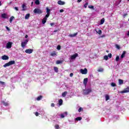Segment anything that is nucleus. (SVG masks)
I'll use <instances>...</instances> for the list:
<instances>
[{
    "label": "nucleus",
    "instance_id": "1",
    "mask_svg": "<svg viewBox=\"0 0 129 129\" xmlns=\"http://www.w3.org/2000/svg\"><path fill=\"white\" fill-rule=\"evenodd\" d=\"M14 64H16V61H15V60H11L4 64L3 66V67H4V68H6V67H9V66H11V65H14Z\"/></svg>",
    "mask_w": 129,
    "mask_h": 129
},
{
    "label": "nucleus",
    "instance_id": "2",
    "mask_svg": "<svg viewBox=\"0 0 129 129\" xmlns=\"http://www.w3.org/2000/svg\"><path fill=\"white\" fill-rule=\"evenodd\" d=\"M33 13L38 14V15H41V14L43 13V11L39 9H35L33 11Z\"/></svg>",
    "mask_w": 129,
    "mask_h": 129
},
{
    "label": "nucleus",
    "instance_id": "3",
    "mask_svg": "<svg viewBox=\"0 0 129 129\" xmlns=\"http://www.w3.org/2000/svg\"><path fill=\"white\" fill-rule=\"evenodd\" d=\"M91 91H92L91 89L84 90V95H87V94H89Z\"/></svg>",
    "mask_w": 129,
    "mask_h": 129
},
{
    "label": "nucleus",
    "instance_id": "4",
    "mask_svg": "<svg viewBox=\"0 0 129 129\" xmlns=\"http://www.w3.org/2000/svg\"><path fill=\"white\" fill-rule=\"evenodd\" d=\"M28 42H29V40L26 39L24 42H21V47L22 48H25L26 45L28 44Z\"/></svg>",
    "mask_w": 129,
    "mask_h": 129
},
{
    "label": "nucleus",
    "instance_id": "5",
    "mask_svg": "<svg viewBox=\"0 0 129 129\" xmlns=\"http://www.w3.org/2000/svg\"><path fill=\"white\" fill-rule=\"evenodd\" d=\"M13 44V43L11 41L8 42V43L6 44V48L7 49H11L12 48V45Z\"/></svg>",
    "mask_w": 129,
    "mask_h": 129
},
{
    "label": "nucleus",
    "instance_id": "6",
    "mask_svg": "<svg viewBox=\"0 0 129 129\" xmlns=\"http://www.w3.org/2000/svg\"><path fill=\"white\" fill-rule=\"evenodd\" d=\"M77 57H78V54L75 53V54H73V55L71 56V59L72 60H75L76 59Z\"/></svg>",
    "mask_w": 129,
    "mask_h": 129
},
{
    "label": "nucleus",
    "instance_id": "7",
    "mask_svg": "<svg viewBox=\"0 0 129 129\" xmlns=\"http://www.w3.org/2000/svg\"><path fill=\"white\" fill-rule=\"evenodd\" d=\"M33 49H27L25 50V53L27 54H32L33 53Z\"/></svg>",
    "mask_w": 129,
    "mask_h": 129
},
{
    "label": "nucleus",
    "instance_id": "8",
    "mask_svg": "<svg viewBox=\"0 0 129 129\" xmlns=\"http://www.w3.org/2000/svg\"><path fill=\"white\" fill-rule=\"evenodd\" d=\"M80 72L82 74H87V69L85 68L84 70L81 69Z\"/></svg>",
    "mask_w": 129,
    "mask_h": 129
},
{
    "label": "nucleus",
    "instance_id": "9",
    "mask_svg": "<svg viewBox=\"0 0 129 129\" xmlns=\"http://www.w3.org/2000/svg\"><path fill=\"white\" fill-rule=\"evenodd\" d=\"M67 114H68L67 112H64L63 114H61L60 115V116L61 118H64V117H65V116H67Z\"/></svg>",
    "mask_w": 129,
    "mask_h": 129
},
{
    "label": "nucleus",
    "instance_id": "10",
    "mask_svg": "<svg viewBox=\"0 0 129 129\" xmlns=\"http://www.w3.org/2000/svg\"><path fill=\"white\" fill-rule=\"evenodd\" d=\"M129 92V87H127L126 89L121 92V93H127Z\"/></svg>",
    "mask_w": 129,
    "mask_h": 129
},
{
    "label": "nucleus",
    "instance_id": "11",
    "mask_svg": "<svg viewBox=\"0 0 129 129\" xmlns=\"http://www.w3.org/2000/svg\"><path fill=\"white\" fill-rule=\"evenodd\" d=\"M57 4L58 5H59V6H64V5H65V2L59 0L58 1Z\"/></svg>",
    "mask_w": 129,
    "mask_h": 129
},
{
    "label": "nucleus",
    "instance_id": "12",
    "mask_svg": "<svg viewBox=\"0 0 129 129\" xmlns=\"http://www.w3.org/2000/svg\"><path fill=\"white\" fill-rule=\"evenodd\" d=\"M2 59L3 60H9V56L6 55H3L2 56Z\"/></svg>",
    "mask_w": 129,
    "mask_h": 129
},
{
    "label": "nucleus",
    "instance_id": "13",
    "mask_svg": "<svg viewBox=\"0 0 129 129\" xmlns=\"http://www.w3.org/2000/svg\"><path fill=\"white\" fill-rule=\"evenodd\" d=\"M88 82V78H86L84 79L83 84L86 86L87 85V82Z\"/></svg>",
    "mask_w": 129,
    "mask_h": 129
},
{
    "label": "nucleus",
    "instance_id": "14",
    "mask_svg": "<svg viewBox=\"0 0 129 129\" xmlns=\"http://www.w3.org/2000/svg\"><path fill=\"white\" fill-rule=\"evenodd\" d=\"M78 34V32L74 33V34H70L69 35V37H71V38H73V37H76V36H77Z\"/></svg>",
    "mask_w": 129,
    "mask_h": 129
},
{
    "label": "nucleus",
    "instance_id": "15",
    "mask_svg": "<svg viewBox=\"0 0 129 129\" xmlns=\"http://www.w3.org/2000/svg\"><path fill=\"white\" fill-rule=\"evenodd\" d=\"M126 52L125 51H123L122 54L121 55V58L123 59V58L125 56V53Z\"/></svg>",
    "mask_w": 129,
    "mask_h": 129
},
{
    "label": "nucleus",
    "instance_id": "16",
    "mask_svg": "<svg viewBox=\"0 0 129 129\" xmlns=\"http://www.w3.org/2000/svg\"><path fill=\"white\" fill-rule=\"evenodd\" d=\"M2 103H3V105H4V106H9V105H10V104L8 102L4 101L2 102Z\"/></svg>",
    "mask_w": 129,
    "mask_h": 129
},
{
    "label": "nucleus",
    "instance_id": "17",
    "mask_svg": "<svg viewBox=\"0 0 129 129\" xmlns=\"http://www.w3.org/2000/svg\"><path fill=\"white\" fill-rule=\"evenodd\" d=\"M68 94V92L67 91L63 92L62 94V97H66V95H67Z\"/></svg>",
    "mask_w": 129,
    "mask_h": 129
},
{
    "label": "nucleus",
    "instance_id": "18",
    "mask_svg": "<svg viewBox=\"0 0 129 129\" xmlns=\"http://www.w3.org/2000/svg\"><path fill=\"white\" fill-rule=\"evenodd\" d=\"M2 17L3 19H8V17L7 16V14H6V13H3L2 15Z\"/></svg>",
    "mask_w": 129,
    "mask_h": 129
},
{
    "label": "nucleus",
    "instance_id": "19",
    "mask_svg": "<svg viewBox=\"0 0 129 129\" xmlns=\"http://www.w3.org/2000/svg\"><path fill=\"white\" fill-rule=\"evenodd\" d=\"M57 53H56V51H53L51 53H50V56H52V57H54V56H56Z\"/></svg>",
    "mask_w": 129,
    "mask_h": 129
},
{
    "label": "nucleus",
    "instance_id": "20",
    "mask_svg": "<svg viewBox=\"0 0 129 129\" xmlns=\"http://www.w3.org/2000/svg\"><path fill=\"white\" fill-rule=\"evenodd\" d=\"M58 104L60 106H61V105H62V104H63V100H62V99H60L59 100Z\"/></svg>",
    "mask_w": 129,
    "mask_h": 129
},
{
    "label": "nucleus",
    "instance_id": "21",
    "mask_svg": "<svg viewBox=\"0 0 129 129\" xmlns=\"http://www.w3.org/2000/svg\"><path fill=\"white\" fill-rule=\"evenodd\" d=\"M103 71H104L103 68L101 67L99 68V69L97 70L98 72H103Z\"/></svg>",
    "mask_w": 129,
    "mask_h": 129
},
{
    "label": "nucleus",
    "instance_id": "22",
    "mask_svg": "<svg viewBox=\"0 0 129 129\" xmlns=\"http://www.w3.org/2000/svg\"><path fill=\"white\" fill-rule=\"evenodd\" d=\"M63 63V61L62 60H57L56 61V64H62Z\"/></svg>",
    "mask_w": 129,
    "mask_h": 129
},
{
    "label": "nucleus",
    "instance_id": "23",
    "mask_svg": "<svg viewBox=\"0 0 129 129\" xmlns=\"http://www.w3.org/2000/svg\"><path fill=\"white\" fill-rule=\"evenodd\" d=\"M118 83H119V85H121V84H123V80H122L121 79H119Z\"/></svg>",
    "mask_w": 129,
    "mask_h": 129
},
{
    "label": "nucleus",
    "instance_id": "24",
    "mask_svg": "<svg viewBox=\"0 0 129 129\" xmlns=\"http://www.w3.org/2000/svg\"><path fill=\"white\" fill-rule=\"evenodd\" d=\"M29 18H30V14L28 13L25 15V20H29Z\"/></svg>",
    "mask_w": 129,
    "mask_h": 129
},
{
    "label": "nucleus",
    "instance_id": "25",
    "mask_svg": "<svg viewBox=\"0 0 129 129\" xmlns=\"http://www.w3.org/2000/svg\"><path fill=\"white\" fill-rule=\"evenodd\" d=\"M104 21H105V19L104 18H103L101 21H100V25H103V24H104Z\"/></svg>",
    "mask_w": 129,
    "mask_h": 129
},
{
    "label": "nucleus",
    "instance_id": "26",
    "mask_svg": "<svg viewBox=\"0 0 129 129\" xmlns=\"http://www.w3.org/2000/svg\"><path fill=\"white\" fill-rule=\"evenodd\" d=\"M46 22H47V19L44 18L42 20V24L44 25L46 23Z\"/></svg>",
    "mask_w": 129,
    "mask_h": 129
},
{
    "label": "nucleus",
    "instance_id": "27",
    "mask_svg": "<svg viewBox=\"0 0 129 129\" xmlns=\"http://www.w3.org/2000/svg\"><path fill=\"white\" fill-rule=\"evenodd\" d=\"M42 98H43V96H39L37 98V100L38 101L41 100V99H42Z\"/></svg>",
    "mask_w": 129,
    "mask_h": 129
},
{
    "label": "nucleus",
    "instance_id": "28",
    "mask_svg": "<svg viewBox=\"0 0 129 129\" xmlns=\"http://www.w3.org/2000/svg\"><path fill=\"white\" fill-rule=\"evenodd\" d=\"M111 86H112V87H115V86H116V84L112 82L111 83Z\"/></svg>",
    "mask_w": 129,
    "mask_h": 129
},
{
    "label": "nucleus",
    "instance_id": "29",
    "mask_svg": "<svg viewBox=\"0 0 129 129\" xmlns=\"http://www.w3.org/2000/svg\"><path fill=\"white\" fill-rule=\"evenodd\" d=\"M105 98H106V101H107V100H109V96L108 95H106Z\"/></svg>",
    "mask_w": 129,
    "mask_h": 129
},
{
    "label": "nucleus",
    "instance_id": "30",
    "mask_svg": "<svg viewBox=\"0 0 129 129\" xmlns=\"http://www.w3.org/2000/svg\"><path fill=\"white\" fill-rule=\"evenodd\" d=\"M81 119H82V117H78L76 118V120H77V121H78L79 120H81Z\"/></svg>",
    "mask_w": 129,
    "mask_h": 129
},
{
    "label": "nucleus",
    "instance_id": "31",
    "mask_svg": "<svg viewBox=\"0 0 129 129\" xmlns=\"http://www.w3.org/2000/svg\"><path fill=\"white\" fill-rule=\"evenodd\" d=\"M35 5H40V1L39 0L35 1Z\"/></svg>",
    "mask_w": 129,
    "mask_h": 129
},
{
    "label": "nucleus",
    "instance_id": "32",
    "mask_svg": "<svg viewBox=\"0 0 129 129\" xmlns=\"http://www.w3.org/2000/svg\"><path fill=\"white\" fill-rule=\"evenodd\" d=\"M22 8V11H26V5H25V4H23Z\"/></svg>",
    "mask_w": 129,
    "mask_h": 129
},
{
    "label": "nucleus",
    "instance_id": "33",
    "mask_svg": "<svg viewBox=\"0 0 129 129\" xmlns=\"http://www.w3.org/2000/svg\"><path fill=\"white\" fill-rule=\"evenodd\" d=\"M96 32L99 34V35H101V34H102V31H101V30H99L98 32L97 31H96Z\"/></svg>",
    "mask_w": 129,
    "mask_h": 129
},
{
    "label": "nucleus",
    "instance_id": "34",
    "mask_svg": "<svg viewBox=\"0 0 129 129\" xmlns=\"http://www.w3.org/2000/svg\"><path fill=\"white\" fill-rule=\"evenodd\" d=\"M14 19H15V17L14 16H12L10 18V23H12V22H13V20H14Z\"/></svg>",
    "mask_w": 129,
    "mask_h": 129
},
{
    "label": "nucleus",
    "instance_id": "35",
    "mask_svg": "<svg viewBox=\"0 0 129 129\" xmlns=\"http://www.w3.org/2000/svg\"><path fill=\"white\" fill-rule=\"evenodd\" d=\"M58 68L57 67H54V70L56 73H58Z\"/></svg>",
    "mask_w": 129,
    "mask_h": 129
},
{
    "label": "nucleus",
    "instance_id": "36",
    "mask_svg": "<svg viewBox=\"0 0 129 129\" xmlns=\"http://www.w3.org/2000/svg\"><path fill=\"white\" fill-rule=\"evenodd\" d=\"M104 60H108V56L107 55L104 56Z\"/></svg>",
    "mask_w": 129,
    "mask_h": 129
},
{
    "label": "nucleus",
    "instance_id": "37",
    "mask_svg": "<svg viewBox=\"0 0 129 129\" xmlns=\"http://www.w3.org/2000/svg\"><path fill=\"white\" fill-rule=\"evenodd\" d=\"M88 6V2H87L85 4V5H84V8H85V9H86V8H87V6Z\"/></svg>",
    "mask_w": 129,
    "mask_h": 129
},
{
    "label": "nucleus",
    "instance_id": "38",
    "mask_svg": "<svg viewBox=\"0 0 129 129\" xmlns=\"http://www.w3.org/2000/svg\"><path fill=\"white\" fill-rule=\"evenodd\" d=\"M50 11H51L49 8H46V13L47 14H50Z\"/></svg>",
    "mask_w": 129,
    "mask_h": 129
},
{
    "label": "nucleus",
    "instance_id": "39",
    "mask_svg": "<svg viewBox=\"0 0 129 129\" xmlns=\"http://www.w3.org/2000/svg\"><path fill=\"white\" fill-rule=\"evenodd\" d=\"M116 62H118V61H119V56L118 55H117L116 57V59H115Z\"/></svg>",
    "mask_w": 129,
    "mask_h": 129
},
{
    "label": "nucleus",
    "instance_id": "40",
    "mask_svg": "<svg viewBox=\"0 0 129 129\" xmlns=\"http://www.w3.org/2000/svg\"><path fill=\"white\" fill-rule=\"evenodd\" d=\"M83 111V108L82 107H80L79 109H78L79 112H81V111Z\"/></svg>",
    "mask_w": 129,
    "mask_h": 129
},
{
    "label": "nucleus",
    "instance_id": "41",
    "mask_svg": "<svg viewBox=\"0 0 129 129\" xmlns=\"http://www.w3.org/2000/svg\"><path fill=\"white\" fill-rule=\"evenodd\" d=\"M89 9H92V10H94V7L93 6H89Z\"/></svg>",
    "mask_w": 129,
    "mask_h": 129
},
{
    "label": "nucleus",
    "instance_id": "42",
    "mask_svg": "<svg viewBox=\"0 0 129 129\" xmlns=\"http://www.w3.org/2000/svg\"><path fill=\"white\" fill-rule=\"evenodd\" d=\"M49 16H50V14L47 13V14L45 15V17H44V18L47 19V18H49Z\"/></svg>",
    "mask_w": 129,
    "mask_h": 129
},
{
    "label": "nucleus",
    "instance_id": "43",
    "mask_svg": "<svg viewBox=\"0 0 129 129\" xmlns=\"http://www.w3.org/2000/svg\"><path fill=\"white\" fill-rule=\"evenodd\" d=\"M115 47H116V49H118L119 50V49H120V46L119 45H118V44H116Z\"/></svg>",
    "mask_w": 129,
    "mask_h": 129
},
{
    "label": "nucleus",
    "instance_id": "44",
    "mask_svg": "<svg viewBox=\"0 0 129 129\" xmlns=\"http://www.w3.org/2000/svg\"><path fill=\"white\" fill-rule=\"evenodd\" d=\"M56 49H57V50H61V46H60V45H57V47H56Z\"/></svg>",
    "mask_w": 129,
    "mask_h": 129
},
{
    "label": "nucleus",
    "instance_id": "45",
    "mask_svg": "<svg viewBox=\"0 0 129 129\" xmlns=\"http://www.w3.org/2000/svg\"><path fill=\"white\" fill-rule=\"evenodd\" d=\"M55 128H56V129H59V128H60V126H59V125H58V124H56V125H55Z\"/></svg>",
    "mask_w": 129,
    "mask_h": 129
},
{
    "label": "nucleus",
    "instance_id": "46",
    "mask_svg": "<svg viewBox=\"0 0 129 129\" xmlns=\"http://www.w3.org/2000/svg\"><path fill=\"white\" fill-rule=\"evenodd\" d=\"M108 57H109L110 59L111 58V57H112V54H111V53H108Z\"/></svg>",
    "mask_w": 129,
    "mask_h": 129
},
{
    "label": "nucleus",
    "instance_id": "47",
    "mask_svg": "<svg viewBox=\"0 0 129 129\" xmlns=\"http://www.w3.org/2000/svg\"><path fill=\"white\" fill-rule=\"evenodd\" d=\"M35 114L36 116H39V112H35Z\"/></svg>",
    "mask_w": 129,
    "mask_h": 129
},
{
    "label": "nucleus",
    "instance_id": "48",
    "mask_svg": "<svg viewBox=\"0 0 129 129\" xmlns=\"http://www.w3.org/2000/svg\"><path fill=\"white\" fill-rule=\"evenodd\" d=\"M5 28L7 29V31H11V29L8 26H6Z\"/></svg>",
    "mask_w": 129,
    "mask_h": 129
},
{
    "label": "nucleus",
    "instance_id": "49",
    "mask_svg": "<svg viewBox=\"0 0 129 129\" xmlns=\"http://www.w3.org/2000/svg\"><path fill=\"white\" fill-rule=\"evenodd\" d=\"M51 107H54V106H55V104H54V103H52L51 104Z\"/></svg>",
    "mask_w": 129,
    "mask_h": 129
},
{
    "label": "nucleus",
    "instance_id": "50",
    "mask_svg": "<svg viewBox=\"0 0 129 129\" xmlns=\"http://www.w3.org/2000/svg\"><path fill=\"white\" fill-rule=\"evenodd\" d=\"M73 75H74L73 73H71V74H70V77H73Z\"/></svg>",
    "mask_w": 129,
    "mask_h": 129
},
{
    "label": "nucleus",
    "instance_id": "51",
    "mask_svg": "<svg viewBox=\"0 0 129 129\" xmlns=\"http://www.w3.org/2000/svg\"><path fill=\"white\" fill-rule=\"evenodd\" d=\"M59 12H60V13H63V12H64V10L61 9V10H59Z\"/></svg>",
    "mask_w": 129,
    "mask_h": 129
},
{
    "label": "nucleus",
    "instance_id": "52",
    "mask_svg": "<svg viewBox=\"0 0 129 129\" xmlns=\"http://www.w3.org/2000/svg\"><path fill=\"white\" fill-rule=\"evenodd\" d=\"M15 10H16V11H19L18 7H15Z\"/></svg>",
    "mask_w": 129,
    "mask_h": 129
},
{
    "label": "nucleus",
    "instance_id": "53",
    "mask_svg": "<svg viewBox=\"0 0 129 129\" xmlns=\"http://www.w3.org/2000/svg\"><path fill=\"white\" fill-rule=\"evenodd\" d=\"M54 25H55V23H50V26H54Z\"/></svg>",
    "mask_w": 129,
    "mask_h": 129
},
{
    "label": "nucleus",
    "instance_id": "54",
    "mask_svg": "<svg viewBox=\"0 0 129 129\" xmlns=\"http://www.w3.org/2000/svg\"><path fill=\"white\" fill-rule=\"evenodd\" d=\"M0 84H5V82L0 81Z\"/></svg>",
    "mask_w": 129,
    "mask_h": 129
},
{
    "label": "nucleus",
    "instance_id": "55",
    "mask_svg": "<svg viewBox=\"0 0 129 129\" xmlns=\"http://www.w3.org/2000/svg\"><path fill=\"white\" fill-rule=\"evenodd\" d=\"M126 16H127V14H124L123 15L124 18L125 17H126Z\"/></svg>",
    "mask_w": 129,
    "mask_h": 129
},
{
    "label": "nucleus",
    "instance_id": "56",
    "mask_svg": "<svg viewBox=\"0 0 129 129\" xmlns=\"http://www.w3.org/2000/svg\"><path fill=\"white\" fill-rule=\"evenodd\" d=\"M58 31H60L59 29H58V30H55L54 31V33H56V32Z\"/></svg>",
    "mask_w": 129,
    "mask_h": 129
},
{
    "label": "nucleus",
    "instance_id": "57",
    "mask_svg": "<svg viewBox=\"0 0 129 129\" xmlns=\"http://www.w3.org/2000/svg\"><path fill=\"white\" fill-rule=\"evenodd\" d=\"M82 0H78L77 2L78 3H81V2H82Z\"/></svg>",
    "mask_w": 129,
    "mask_h": 129
},
{
    "label": "nucleus",
    "instance_id": "58",
    "mask_svg": "<svg viewBox=\"0 0 129 129\" xmlns=\"http://www.w3.org/2000/svg\"><path fill=\"white\" fill-rule=\"evenodd\" d=\"M104 37H105V35H103L101 36L102 38H104Z\"/></svg>",
    "mask_w": 129,
    "mask_h": 129
},
{
    "label": "nucleus",
    "instance_id": "59",
    "mask_svg": "<svg viewBox=\"0 0 129 129\" xmlns=\"http://www.w3.org/2000/svg\"><path fill=\"white\" fill-rule=\"evenodd\" d=\"M25 38H26V39H27V38H28V35H25Z\"/></svg>",
    "mask_w": 129,
    "mask_h": 129
},
{
    "label": "nucleus",
    "instance_id": "60",
    "mask_svg": "<svg viewBox=\"0 0 129 129\" xmlns=\"http://www.w3.org/2000/svg\"><path fill=\"white\" fill-rule=\"evenodd\" d=\"M2 6V1L0 2V6Z\"/></svg>",
    "mask_w": 129,
    "mask_h": 129
},
{
    "label": "nucleus",
    "instance_id": "61",
    "mask_svg": "<svg viewBox=\"0 0 129 129\" xmlns=\"http://www.w3.org/2000/svg\"><path fill=\"white\" fill-rule=\"evenodd\" d=\"M127 35V36H129V31H128Z\"/></svg>",
    "mask_w": 129,
    "mask_h": 129
},
{
    "label": "nucleus",
    "instance_id": "62",
    "mask_svg": "<svg viewBox=\"0 0 129 129\" xmlns=\"http://www.w3.org/2000/svg\"><path fill=\"white\" fill-rule=\"evenodd\" d=\"M106 52L107 53H108V52H109V51L108 50H106Z\"/></svg>",
    "mask_w": 129,
    "mask_h": 129
},
{
    "label": "nucleus",
    "instance_id": "63",
    "mask_svg": "<svg viewBox=\"0 0 129 129\" xmlns=\"http://www.w3.org/2000/svg\"><path fill=\"white\" fill-rule=\"evenodd\" d=\"M11 4H12V2H10V3H9V5H11Z\"/></svg>",
    "mask_w": 129,
    "mask_h": 129
},
{
    "label": "nucleus",
    "instance_id": "64",
    "mask_svg": "<svg viewBox=\"0 0 129 129\" xmlns=\"http://www.w3.org/2000/svg\"><path fill=\"white\" fill-rule=\"evenodd\" d=\"M128 2H129V0H128Z\"/></svg>",
    "mask_w": 129,
    "mask_h": 129
}]
</instances>
